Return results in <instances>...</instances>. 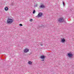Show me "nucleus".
Listing matches in <instances>:
<instances>
[{
	"mask_svg": "<svg viewBox=\"0 0 74 74\" xmlns=\"http://www.w3.org/2000/svg\"><path fill=\"white\" fill-rule=\"evenodd\" d=\"M58 22L60 23H62V22H65L66 20L64 19V18L63 17H61L59 18L58 20Z\"/></svg>",
	"mask_w": 74,
	"mask_h": 74,
	"instance_id": "1",
	"label": "nucleus"
},
{
	"mask_svg": "<svg viewBox=\"0 0 74 74\" xmlns=\"http://www.w3.org/2000/svg\"><path fill=\"white\" fill-rule=\"evenodd\" d=\"M12 22H13V21L11 18H9L7 20V23L8 24H11Z\"/></svg>",
	"mask_w": 74,
	"mask_h": 74,
	"instance_id": "2",
	"label": "nucleus"
},
{
	"mask_svg": "<svg viewBox=\"0 0 74 74\" xmlns=\"http://www.w3.org/2000/svg\"><path fill=\"white\" fill-rule=\"evenodd\" d=\"M68 56L69 58H71L73 56V55L71 53H69L68 54Z\"/></svg>",
	"mask_w": 74,
	"mask_h": 74,
	"instance_id": "3",
	"label": "nucleus"
},
{
	"mask_svg": "<svg viewBox=\"0 0 74 74\" xmlns=\"http://www.w3.org/2000/svg\"><path fill=\"white\" fill-rule=\"evenodd\" d=\"M39 8L40 9L45 8V5H44V4H41V5H40L39 6Z\"/></svg>",
	"mask_w": 74,
	"mask_h": 74,
	"instance_id": "4",
	"label": "nucleus"
},
{
	"mask_svg": "<svg viewBox=\"0 0 74 74\" xmlns=\"http://www.w3.org/2000/svg\"><path fill=\"white\" fill-rule=\"evenodd\" d=\"M24 53H27L29 51V49H25L23 50Z\"/></svg>",
	"mask_w": 74,
	"mask_h": 74,
	"instance_id": "5",
	"label": "nucleus"
},
{
	"mask_svg": "<svg viewBox=\"0 0 74 74\" xmlns=\"http://www.w3.org/2000/svg\"><path fill=\"white\" fill-rule=\"evenodd\" d=\"M42 13L41 12H39L37 16H38V17H41V16H42Z\"/></svg>",
	"mask_w": 74,
	"mask_h": 74,
	"instance_id": "6",
	"label": "nucleus"
},
{
	"mask_svg": "<svg viewBox=\"0 0 74 74\" xmlns=\"http://www.w3.org/2000/svg\"><path fill=\"white\" fill-rule=\"evenodd\" d=\"M65 39L64 38L61 39V42H62V43L64 42H65Z\"/></svg>",
	"mask_w": 74,
	"mask_h": 74,
	"instance_id": "7",
	"label": "nucleus"
},
{
	"mask_svg": "<svg viewBox=\"0 0 74 74\" xmlns=\"http://www.w3.org/2000/svg\"><path fill=\"white\" fill-rule=\"evenodd\" d=\"M40 58L42 59H43L42 60V61H44V58H45V56H41L40 57Z\"/></svg>",
	"mask_w": 74,
	"mask_h": 74,
	"instance_id": "8",
	"label": "nucleus"
},
{
	"mask_svg": "<svg viewBox=\"0 0 74 74\" xmlns=\"http://www.w3.org/2000/svg\"><path fill=\"white\" fill-rule=\"evenodd\" d=\"M4 10L5 11H8V7H6L4 8Z\"/></svg>",
	"mask_w": 74,
	"mask_h": 74,
	"instance_id": "9",
	"label": "nucleus"
},
{
	"mask_svg": "<svg viewBox=\"0 0 74 74\" xmlns=\"http://www.w3.org/2000/svg\"><path fill=\"white\" fill-rule=\"evenodd\" d=\"M32 62L31 61H29L28 62V64H32Z\"/></svg>",
	"mask_w": 74,
	"mask_h": 74,
	"instance_id": "10",
	"label": "nucleus"
},
{
	"mask_svg": "<svg viewBox=\"0 0 74 74\" xmlns=\"http://www.w3.org/2000/svg\"><path fill=\"white\" fill-rule=\"evenodd\" d=\"M29 21H30V22H32V21H33V19H30L29 20Z\"/></svg>",
	"mask_w": 74,
	"mask_h": 74,
	"instance_id": "11",
	"label": "nucleus"
},
{
	"mask_svg": "<svg viewBox=\"0 0 74 74\" xmlns=\"http://www.w3.org/2000/svg\"><path fill=\"white\" fill-rule=\"evenodd\" d=\"M36 12V11L35 10H34L33 12V14H34Z\"/></svg>",
	"mask_w": 74,
	"mask_h": 74,
	"instance_id": "12",
	"label": "nucleus"
},
{
	"mask_svg": "<svg viewBox=\"0 0 74 74\" xmlns=\"http://www.w3.org/2000/svg\"><path fill=\"white\" fill-rule=\"evenodd\" d=\"M19 26H22V24H20L19 25Z\"/></svg>",
	"mask_w": 74,
	"mask_h": 74,
	"instance_id": "13",
	"label": "nucleus"
},
{
	"mask_svg": "<svg viewBox=\"0 0 74 74\" xmlns=\"http://www.w3.org/2000/svg\"><path fill=\"white\" fill-rule=\"evenodd\" d=\"M63 5H64V2L63 1Z\"/></svg>",
	"mask_w": 74,
	"mask_h": 74,
	"instance_id": "14",
	"label": "nucleus"
},
{
	"mask_svg": "<svg viewBox=\"0 0 74 74\" xmlns=\"http://www.w3.org/2000/svg\"><path fill=\"white\" fill-rule=\"evenodd\" d=\"M41 45V46H42V45Z\"/></svg>",
	"mask_w": 74,
	"mask_h": 74,
	"instance_id": "15",
	"label": "nucleus"
}]
</instances>
